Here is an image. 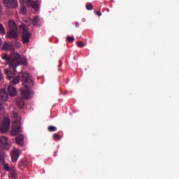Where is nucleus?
I'll return each instance as SVG.
<instances>
[{"mask_svg": "<svg viewBox=\"0 0 179 179\" xmlns=\"http://www.w3.org/2000/svg\"><path fill=\"white\" fill-rule=\"evenodd\" d=\"M24 1L26 2L27 6H28V8H30L31 6L32 9H34V10H38V9H40V0H36L35 1H33V0Z\"/></svg>", "mask_w": 179, "mask_h": 179, "instance_id": "obj_7", "label": "nucleus"}, {"mask_svg": "<svg viewBox=\"0 0 179 179\" xmlns=\"http://www.w3.org/2000/svg\"><path fill=\"white\" fill-rule=\"evenodd\" d=\"M16 103L19 108H23V107H24V101H23L22 99L17 100Z\"/></svg>", "mask_w": 179, "mask_h": 179, "instance_id": "obj_18", "label": "nucleus"}, {"mask_svg": "<svg viewBox=\"0 0 179 179\" xmlns=\"http://www.w3.org/2000/svg\"><path fill=\"white\" fill-rule=\"evenodd\" d=\"M3 78V74L2 73V71L0 69V80H2Z\"/></svg>", "mask_w": 179, "mask_h": 179, "instance_id": "obj_28", "label": "nucleus"}, {"mask_svg": "<svg viewBox=\"0 0 179 179\" xmlns=\"http://www.w3.org/2000/svg\"><path fill=\"white\" fill-rule=\"evenodd\" d=\"M17 46L18 47H21L22 46V43H19V42H17V41H15V45H17Z\"/></svg>", "mask_w": 179, "mask_h": 179, "instance_id": "obj_29", "label": "nucleus"}, {"mask_svg": "<svg viewBox=\"0 0 179 179\" xmlns=\"http://www.w3.org/2000/svg\"><path fill=\"white\" fill-rule=\"evenodd\" d=\"M13 117L14 118V121L13 122V129L11 131V136H16V135H19V134L22 133V123L20 122V116H19V113L15 111L13 112Z\"/></svg>", "mask_w": 179, "mask_h": 179, "instance_id": "obj_3", "label": "nucleus"}, {"mask_svg": "<svg viewBox=\"0 0 179 179\" xmlns=\"http://www.w3.org/2000/svg\"><path fill=\"white\" fill-rule=\"evenodd\" d=\"M0 163L5 164V151L0 150Z\"/></svg>", "mask_w": 179, "mask_h": 179, "instance_id": "obj_17", "label": "nucleus"}, {"mask_svg": "<svg viewBox=\"0 0 179 179\" xmlns=\"http://www.w3.org/2000/svg\"><path fill=\"white\" fill-rule=\"evenodd\" d=\"M19 156H20V152L19 150H15L11 152V159L12 162H17V159H19Z\"/></svg>", "mask_w": 179, "mask_h": 179, "instance_id": "obj_10", "label": "nucleus"}, {"mask_svg": "<svg viewBox=\"0 0 179 179\" xmlns=\"http://www.w3.org/2000/svg\"><path fill=\"white\" fill-rule=\"evenodd\" d=\"M20 76H22V85L25 87V90H21V96L23 99H29L31 97V94H33V90H31L30 87H33V86H34V81L31 78V75L25 72L17 76L10 81L11 83L13 85H17V83L20 82Z\"/></svg>", "mask_w": 179, "mask_h": 179, "instance_id": "obj_1", "label": "nucleus"}, {"mask_svg": "<svg viewBox=\"0 0 179 179\" xmlns=\"http://www.w3.org/2000/svg\"><path fill=\"white\" fill-rule=\"evenodd\" d=\"M86 9L87 10H93V5H92V3H87L85 6Z\"/></svg>", "mask_w": 179, "mask_h": 179, "instance_id": "obj_23", "label": "nucleus"}, {"mask_svg": "<svg viewBox=\"0 0 179 179\" xmlns=\"http://www.w3.org/2000/svg\"><path fill=\"white\" fill-rule=\"evenodd\" d=\"M3 3L8 9L17 8V0H3Z\"/></svg>", "mask_w": 179, "mask_h": 179, "instance_id": "obj_8", "label": "nucleus"}, {"mask_svg": "<svg viewBox=\"0 0 179 179\" xmlns=\"http://www.w3.org/2000/svg\"><path fill=\"white\" fill-rule=\"evenodd\" d=\"M1 43H2V41L0 38V46H1Z\"/></svg>", "mask_w": 179, "mask_h": 179, "instance_id": "obj_33", "label": "nucleus"}, {"mask_svg": "<svg viewBox=\"0 0 179 179\" xmlns=\"http://www.w3.org/2000/svg\"><path fill=\"white\" fill-rule=\"evenodd\" d=\"M48 130L49 132H55V131H57V127H55V126H49Z\"/></svg>", "mask_w": 179, "mask_h": 179, "instance_id": "obj_21", "label": "nucleus"}, {"mask_svg": "<svg viewBox=\"0 0 179 179\" xmlns=\"http://www.w3.org/2000/svg\"><path fill=\"white\" fill-rule=\"evenodd\" d=\"M6 31H5V27L2 24H0V34L2 36L5 35Z\"/></svg>", "mask_w": 179, "mask_h": 179, "instance_id": "obj_20", "label": "nucleus"}, {"mask_svg": "<svg viewBox=\"0 0 179 179\" xmlns=\"http://www.w3.org/2000/svg\"><path fill=\"white\" fill-rule=\"evenodd\" d=\"M20 12L22 15H26L27 13V9L24 6L21 7Z\"/></svg>", "mask_w": 179, "mask_h": 179, "instance_id": "obj_24", "label": "nucleus"}, {"mask_svg": "<svg viewBox=\"0 0 179 179\" xmlns=\"http://www.w3.org/2000/svg\"><path fill=\"white\" fill-rule=\"evenodd\" d=\"M9 127H10V120L8 118H4L0 125V132L5 134L9 131Z\"/></svg>", "mask_w": 179, "mask_h": 179, "instance_id": "obj_6", "label": "nucleus"}, {"mask_svg": "<svg viewBox=\"0 0 179 179\" xmlns=\"http://www.w3.org/2000/svg\"><path fill=\"white\" fill-rule=\"evenodd\" d=\"M3 50H6V51H10V50H12V45L10 43H5L3 46Z\"/></svg>", "mask_w": 179, "mask_h": 179, "instance_id": "obj_19", "label": "nucleus"}, {"mask_svg": "<svg viewBox=\"0 0 179 179\" xmlns=\"http://www.w3.org/2000/svg\"><path fill=\"white\" fill-rule=\"evenodd\" d=\"M96 15H97V16H101V12L96 11Z\"/></svg>", "mask_w": 179, "mask_h": 179, "instance_id": "obj_31", "label": "nucleus"}, {"mask_svg": "<svg viewBox=\"0 0 179 179\" xmlns=\"http://www.w3.org/2000/svg\"><path fill=\"white\" fill-rule=\"evenodd\" d=\"M24 142V137L23 135H20L16 137V143L17 145H20V146H23V143Z\"/></svg>", "mask_w": 179, "mask_h": 179, "instance_id": "obj_15", "label": "nucleus"}, {"mask_svg": "<svg viewBox=\"0 0 179 179\" xmlns=\"http://www.w3.org/2000/svg\"><path fill=\"white\" fill-rule=\"evenodd\" d=\"M27 164H29L27 160L23 159L18 164V169H20V170H23L24 167H27Z\"/></svg>", "mask_w": 179, "mask_h": 179, "instance_id": "obj_16", "label": "nucleus"}, {"mask_svg": "<svg viewBox=\"0 0 179 179\" xmlns=\"http://www.w3.org/2000/svg\"><path fill=\"white\" fill-rule=\"evenodd\" d=\"M32 23L34 24V26L35 27H38L41 26V20L40 19L39 16H36L34 17L33 20H32Z\"/></svg>", "mask_w": 179, "mask_h": 179, "instance_id": "obj_14", "label": "nucleus"}, {"mask_svg": "<svg viewBox=\"0 0 179 179\" xmlns=\"http://www.w3.org/2000/svg\"><path fill=\"white\" fill-rule=\"evenodd\" d=\"M20 30L21 33H22V41L23 44H29L30 42V37H31V34L30 32H29V30H27V28L24 24L20 25Z\"/></svg>", "mask_w": 179, "mask_h": 179, "instance_id": "obj_5", "label": "nucleus"}, {"mask_svg": "<svg viewBox=\"0 0 179 179\" xmlns=\"http://www.w3.org/2000/svg\"><path fill=\"white\" fill-rule=\"evenodd\" d=\"M1 58L2 59L6 61L8 65L13 68V71L6 70V75L7 76V78L10 80V79L16 76L15 69L17 65H20V64H22V57L17 53L12 55L10 57L8 56L6 54H4Z\"/></svg>", "mask_w": 179, "mask_h": 179, "instance_id": "obj_2", "label": "nucleus"}, {"mask_svg": "<svg viewBox=\"0 0 179 179\" xmlns=\"http://www.w3.org/2000/svg\"><path fill=\"white\" fill-rule=\"evenodd\" d=\"M0 121H1V118H0Z\"/></svg>", "mask_w": 179, "mask_h": 179, "instance_id": "obj_34", "label": "nucleus"}, {"mask_svg": "<svg viewBox=\"0 0 179 179\" xmlns=\"http://www.w3.org/2000/svg\"><path fill=\"white\" fill-rule=\"evenodd\" d=\"M79 22H76V23H75V26H76V27H79Z\"/></svg>", "mask_w": 179, "mask_h": 179, "instance_id": "obj_32", "label": "nucleus"}, {"mask_svg": "<svg viewBox=\"0 0 179 179\" xmlns=\"http://www.w3.org/2000/svg\"><path fill=\"white\" fill-rule=\"evenodd\" d=\"M9 177L10 178L15 179L17 177V171H16V168L15 166H12L10 170L9 171Z\"/></svg>", "mask_w": 179, "mask_h": 179, "instance_id": "obj_11", "label": "nucleus"}, {"mask_svg": "<svg viewBox=\"0 0 179 179\" xmlns=\"http://www.w3.org/2000/svg\"><path fill=\"white\" fill-rule=\"evenodd\" d=\"M67 40L70 43H73V41H75V37H73V36H68L67 37Z\"/></svg>", "mask_w": 179, "mask_h": 179, "instance_id": "obj_27", "label": "nucleus"}, {"mask_svg": "<svg viewBox=\"0 0 179 179\" xmlns=\"http://www.w3.org/2000/svg\"><path fill=\"white\" fill-rule=\"evenodd\" d=\"M3 169L6 170V171H9L12 168L9 167V164H4Z\"/></svg>", "mask_w": 179, "mask_h": 179, "instance_id": "obj_26", "label": "nucleus"}, {"mask_svg": "<svg viewBox=\"0 0 179 179\" xmlns=\"http://www.w3.org/2000/svg\"><path fill=\"white\" fill-rule=\"evenodd\" d=\"M53 139H55V141L58 142V141H60V139H61V136H59V134H58V133H56L53 135Z\"/></svg>", "mask_w": 179, "mask_h": 179, "instance_id": "obj_22", "label": "nucleus"}, {"mask_svg": "<svg viewBox=\"0 0 179 179\" xmlns=\"http://www.w3.org/2000/svg\"><path fill=\"white\" fill-rule=\"evenodd\" d=\"M0 100L1 101H6L8 100V93L5 90H1L0 92Z\"/></svg>", "mask_w": 179, "mask_h": 179, "instance_id": "obj_13", "label": "nucleus"}, {"mask_svg": "<svg viewBox=\"0 0 179 179\" xmlns=\"http://www.w3.org/2000/svg\"><path fill=\"white\" fill-rule=\"evenodd\" d=\"M77 45L80 48H82L85 47V43L83 41H78L77 42Z\"/></svg>", "mask_w": 179, "mask_h": 179, "instance_id": "obj_25", "label": "nucleus"}, {"mask_svg": "<svg viewBox=\"0 0 179 179\" xmlns=\"http://www.w3.org/2000/svg\"><path fill=\"white\" fill-rule=\"evenodd\" d=\"M8 92L9 96H10L11 97H13L17 94L16 88L12 85L8 86Z\"/></svg>", "mask_w": 179, "mask_h": 179, "instance_id": "obj_12", "label": "nucleus"}, {"mask_svg": "<svg viewBox=\"0 0 179 179\" xmlns=\"http://www.w3.org/2000/svg\"><path fill=\"white\" fill-rule=\"evenodd\" d=\"M3 110V106L2 103H0V111H2Z\"/></svg>", "mask_w": 179, "mask_h": 179, "instance_id": "obj_30", "label": "nucleus"}, {"mask_svg": "<svg viewBox=\"0 0 179 179\" xmlns=\"http://www.w3.org/2000/svg\"><path fill=\"white\" fill-rule=\"evenodd\" d=\"M0 146L3 149H9V143L8 142V137L1 136L0 138Z\"/></svg>", "mask_w": 179, "mask_h": 179, "instance_id": "obj_9", "label": "nucleus"}, {"mask_svg": "<svg viewBox=\"0 0 179 179\" xmlns=\"http://www.w3.org/2000/svg\"><path fill=\"white\" fill-rule=\"evenodd\" d=\"M8 26L10 31L7 33V36L8 38H15V40L19 38V34H17V26L16 22L13 20H10L8 22Z\"/></svg>", "mask_w": 179, "mask_h": 179, "instance_id": "obj_4", "label": "nucleus"}]
</instances>
